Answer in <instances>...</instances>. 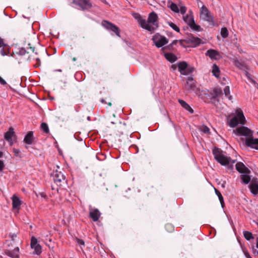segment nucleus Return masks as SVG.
I'll return each instance as SVG.
<instances>
[{
	"mask_svg": "<svg viewBox=\"0 0 258 258\" xmlns=\"http://www.w3.org/2000/svg\"><path fill=\"white\" fill-rule=\"evenodd\" d=\"M13 152L14 153V155L15 156H19V154L20 153V150H19L18 149H16L14 148L13 149Z\"/></svg>",
	"mask_w": 258,
	"mask_h": 258,
	"instance_id": "nucleus-49",
	"label": "nucleus"
},
{
	"mask_svg": "<svg viewBox=\"0 0 258 258\" xmlns=\"http://www.w3.org/2000/svg\"><path fill=\"white\" fill-rule=\"evenodd\" d=\"M155 45L158 48H160L166 44L168 42V40L159 33H156L152 37Z\"/></svg>",
	"mask_w": 258,
	"mask_h": 258,
	"instance_id": "nucleus-8",
	"label": "nucleus"
},
{
	"mask_svg": "<svg viewBox=\"0 0 258 258\" xmlns=\"http://www.w3.org/2000/svg\"><path fill=\"white\" fill-rule=\"evenodd\" d=\"M35 59L37 62L34 64V66L35 68L39 67L41 65L40 60L39 57H36Z\"/></svg>",
	"mask_w": 258,
	"mask_h": 258,
	"instance_id": "nucleus-45",
	"label": "nucleus"
},
{
	"mask_svg": "<svg viewBox=\"0 0 258 258\" xmlns=\"http://www.w3.org/2000/svg\"><path fill=\"white\" fill-rule=\"evenodd\" d=\"M177 42H178L177 40H175L173 41L170 44H172V45L173 46L174 45L176 44Z\"/></svg>",
	"mask_w": 258,
	"mask_h": 258,
	"instance_id": "nucleus-56",
	"label": "nucleus"
},
{
	"mask_svg": "<svg viewBox=\"0 0 258 258\" xmlns=\"http://www.w3.org/2000/svg\"><path fill=\"white\" fill-rule=\"evenodd\" d=\"M201 41L202 40L200 38L195 37L192 34H190L185 39V43L192 47L198 46L201 43Z\"/></svg>",
	"mask_w": 258,
	"mask_h": 258,
	"instance_id": "nucleus-10",
	"label": "nucleus"
},
{
	"mask_svg": "<svg viewBox=\"0 0 258 258\" xmlns=\"http://www.w3.org/2000/svg\"><path fill=\"white\" fill-rule=\"evenodd\" d=\"M205 54L206 56H208L211 59L218 60L221 58L219 52L217 50L213 49L208 50Z\"/></svg>",
	"mask_w": 258,
	"mask_h": 258,
	"instance_id": "nucleus-13",
	"label": "nucleus"
},
{
	"mask_svg": "<svg viewBox=\"0 0 258 258\" xmlns=\"http://www.w3.org/2000/svg\"><path fill=\"white\" fill-rule=\"evenodd\" d=\"M134 16L136 19L138 20V22L140 24V26H141V21L142 20H144V19H142L141 15L138 13H135V15H134Z\"/></svg>",
	"mask_w": 258,
	"mask_h": 258,
	"instance_id": "nucleus-41",
	"label": "nucleus"
},
{
	"mask_svg": "<svg viewBox=\"0 0 258 258\" xmlns=\"http://www.w3.org/2000/svg\"><path fill=\"white\" fill-rule=\"evenodd\" d=\"M223 153V151L219 148L215 147L213 149L215 159L222 165H228L230 163L232 165L235 163V160H232L230 157L224 155Z\"/></svg>",
	"mask_w": 258,
	"mask_h": 258,
	"instance_id": "nucleus-2",
	"label": "nucleus"
},
{
	"mask_svg": "<svg viewBox=\"0 0 258 258\" xmlns=\"http://www.w3.org/2000/svg\"><path fill=\"white\" fill-rule=\"evenodd\" d=\"M190 15H186L183 16L184 21L194 30L196 31H202L203 29L200 25L195 23L192 13L189 11Z\"/></svg>",
	"mask_w": 258,
	"mask_h": 258,
	"instance_id": "nucleus-5",
	"label": "nucleus"
},
{
	"mask_svg": "<svg viewBox=\"0 0 258 258\" xmlns=\"http://www.w3.org/2000/svg\"><path fill=\"white\" fill-rule=\"evenodd\" d=\"M168 25L175 31H176L177 32H179L180 29L174 23L171 22H168Z\"/></svg>",
	"mask_w": 258,
	"mask_h": 258,
	"instance_id": "nucleus-36",
	"label": "nucleus"
},
{
	"mask_svg": "<svg viewBox=\"0 0 258 258\" xmlns=\"http://www.w3.org/2000/svg\"><path fill=\"white\" fill-rule=\"evenodd\" d=\"M72 4L79 6L83 11L90 9L92 6L89 0H73Z\"/></svg>",
	"mask_w": 258,
	"mask_h": 258,
	"instance_id": "nucleus-12",
	"label": "nucleus"
},
{
	"mask_svg": "<svg viewBox=\"0 0 258 258\" xmlns=\"http://www.w3.org/2000/svg\"><path fill=\"white\" fill-rule=\"evenodd\" d=\"M250 191L252 194L256 195L258 194V184L256 183H251L249 185Z\"/></svg>",
	"mask_w": 258,
	"mask_h": 258,
	"instance_id": "nucleus-26",
	"label": "nucleus"
},
{
	"mask_svg": "<svg viewBox=\"0 0 258 258\" xmlns=\"http://www.w3.org/2000/svg\"><path fill=\"white\" fill-rule=\"evenodd\" d=\"M224 92L225 96L227 97L229 100L232 99V96L230 95V88L229 86H227L224 88Z\"/></svg>",
	"mask_w": 258,
	"mask_h": 258,
	"instance_id": "nucleus-34",
	"label": "nucleus"
},
{
	"mask_svg": "<svg viewBox=\"0 0 258 258\" xmlns=\"http://www.w3.org/2000/svg\"><path fill=\"white\" fill-rule=\"evenodd\" d=\"M200 17L204 21L209 22L212 26H214V18L205 5H203L201 9Z\"/></svg>",
	"mask_w": 258,
	"mask_h": 258,
	"instance_id": "nucleus-6",
	"label": "nucleus"
},
{
	"mask_svg": "<svg viewBox=\"0 0 258 258\" xmlns=\"http://www.w3.org/2000/svg\"><path fill=\"white\" fill-rule=\"evenodd\" d=\"M233 64L242 71H246L248 70L247 66L242 61H239L237 57L232 58Z\"/></svg>",
	"mask_w": 258,
	"mask_h": 258,
	"instance_id": "nucleus-15",
	"label": "nucleus"
},
{
	"mask_svg": "<svg viewBox=\"0 0 258 258\" xmlns=\"http://www.w3.org/2000/svg\"><path fill=\"white\" fill-rule=\"evenodd\" d=\"M28 60L29 61H31V59H30V56H28Z\"/></svg>",
	"mask_w": 258,
	"mask_h": 258,
	"instance_id": "nucleus-63",
	"label": "nucleus"
},
{
	"mask_svg": "<svg viewBox=\"0 0 258 258\" xmlns=\"http://www.w3.org/2000/svg\"><path fill=\"white\" fill-rule=\"evenodd\" d=\"M34 141L33 133L29 131L25 136L24 142L28 145H31Z\"/></svg>",
	"mask_w": 258,
	"mask_h": 258,
	"instance_id": "nucleus-21",
	"label": "nucleus"
},
{
	"mask_svg": "<svg viewBox=\"0 0 258 258\" xmlns=\"http://www.w3.org/2000/svg\"><path fill=\"white\" fill-rule=\"evenodd\" d=\"M241 179L245 184L248 183L250 181V177L248 175H241Z\"/></svg>",
	"mask_w": 258,
	"mask_h": 258,
	"instance_id": "nucleus-33",
	"label": "nucleus"
},
{
	"mask_svg": "<svg viewBox=\"0 0 258 258\" xmlns=\"http://www.w3.org/2000/svg\"><path fill=\"white\" fill-rule=\"evenodd\" d=\"M28 45L30 46L29 47L27 48V50H26L25 48H23V47L20 48L19 51V54L21 55H24L26 53L28 54L30 52H32V53H34L35 55H38V52H37V51L34 52L35 47L31 46L30 44H29Z\"/></svg>",
	"mask_w": 258,
	"mask_h": 258,
	"instance_id": "nucleus-18",
	"label": "nucleus"
},
{
	"mask_svg": "<svg viewBox=\"0 0 258 258\" xmlns=\"http://www.w3.org/2000/svg\"><path fill=\"white\" fill-rule=\"evenodd\" d=\"M243 235L244 238L247 240H250V239L254 238L252 234L250 232L247 231H243Z\"/></svg>",
	"mask_w": 258,
	"mask_h": 258,
	"instance_id": "nucleus-30",
	"label": "nucleus"
},
{
	"mask_svg": "<svg viewBox=\"0 0 258 258\" xmlns=\"http://www.w3.org/2000/svg\"><path fill=\"white\" fill-rule=\"evenodd\" d=\"M256 247L258 248V241H257V242H256Z\"/></svg>",
	"mask_w": 258,
	"mask_h": 258,
	"instance_id": "nucleus-64",
	"label": "nucleus"
},
{
	"mask_svg": "<svg viewBox=\"0 0 258 258\" xmlns=\"http://www.w3.org/2000/svg\"><path fill=\"white\" fill-rule=\"evenodd\" d=\"M101 102H102V103H104V102H105V100H104L103 99H102L101 100Z\"/></svg>",
	"mask_w": 258,
	"mask_h": 258,
	"instance_id": "nucleus-61",
	"label": "nucleus"
},
{
	"mask_svg": "<svg viewBox=\"0 0 258 258\" xmlns=\"http://www.w3.org/2000/svg\"><path fill=\"white\" fill-rule=\"evenodd\" d=\"M197 3H198V5L199 7L200 6V5L201 4H203L202 2L201 1H200V0H197Z\"/></svg>",
	"mask_w": 258,
	"mask_h": 258,
	"instance_id": "nucleus-58",
	"label": "nucleus"
},
{
	"mask_svg": "<svg viewBox=\"0 0 258 258\" xmlns=\"http://www.w3.org/2000/svg\"><path fill=\"white\" fill-rule=\"evenodd\" d=\"M158 17L157 14L152 12L149 15L147 21L142 20L141 21V27L151 33L156 30L158 27Z\"/></svg>",
	"mask_w": 258,
	"mask_h": 258,
	"instance_id": "nucleus-1",
	"label": "nucleus"
},
{
	"mask_svg": "<svg viewBox=\"0 0 258 258\" xmlns=\"http://www.w3.org/2000/svg\"><path fill=\"white\" fill-rule=\"evenodd\" d=\"M215 194L217 195V196L218 197L220 202L221 203V206L222 208L224 206V199L223 197L221 194V192L216 188H215Z\"/></svg>",
	"mask_w": 258,
	"mask_h": 258,
	"instance_id": "nucleus-28",
	"label": "nucleus"
},
{
	"mask_svg": "<svg viewBox=\"0 0 258 258\" xmlns=\"http://www.w3.org/2000/svg\"><path fill=\"white\" fill-rule=\"evenodd\" d=\"M7 45L5 43L4 40L0 37V48L4 47Z\"/></svg>",
	"mask_w": 258,
	"mask_h": 258,
	"instance_id": "nucleus-47",
	"label": "nucleus"
},
{
	"mask_svg": "<svg viewBox=\"0 0 258 258\" xmlns=\"http://www.w3.org/2000/svg\"><path fill=\"white\" fill-rule=\"evenodd\" d=\"M4 168V163L3 161L0 160V171H2Z\"/></svg>",
	"mask_w": 258,
	"mask_h": 258,
	"instance_id": "nucleus-50",
	"label": "nucleus"
},
{
	"mask_svg": "<svg viewBox=\"0 0 258 258\" xmlns=\"http://www.w3.org/2000/svg\"><path fill=\"white\" fill-rule=\"evenodd\" d=\"M165 229L168 232H171L174 230V226L171 224H167L165 225Z\"/></svg>",
	"mask_w": 258,
	"mask_h": 258,
	"instance_id": "nucleus-38",
	"label": "nucleus"
},
{
	"mask_svg": "<svg viewBox=\"0 0 258 258\" xmlns=\"http://www.w3.org/2000/svg\"><path fill=\"white\" fill-rule=\"evenodd\" d=\"M19 248L17 247L13 250H6L5 253L12 258H19Z\"/></svg>",
	"mask_w": 258,
	"mask_h": 258,
	"instance_id": "nucleus-20",
	"label": "nucleus"
},
{
	"mask_svg": "<svg viewBox=\"0 0 258 258\" xmlns=\"http://www.w3.org/2000/svg\"><path fill=\"white\" fill-rule=\"evenodd\" d=\"M9 236L12 238V240L13 241L14 240V238L17 237V234L13 233V234H10Z\"/></svg>",
	"mask_w": 258,
	"mask_h": 258,
	"instance_id": "nucleus-51",
	"label": "nucleus"
},
{
	"mask_svg": "<svg viewBox=\"0 0 258 258\" xmlns=\"http://www.w3.org/2000/svg\"><path fill=\"white\" fill-rule=\"evenodd\" d=\"M101 215V213L97 209L91 208L90 209L89 216L92 219L93 221H97Z\"/></svg>",
	"mask_w": 258,
	"mask_h": 258,
	"instance_id": "nucleus-16",
	"label": "nucleus"
},
{
	"mask_svg": "<svg viewBox=\"0 0 258 258\" xmlns=\"http://www.w3.org/2000/svg\"><path fill=\"white\" fill-rule=\"evenodd\" d=\"M178 102L183 108L188 111L190 113H194V110L185 101L181 99H178Z\"/></svg>",
	"mask_w": 258,
	"mask_h": 258,
	"instance_id": "nucleus-24",
	"label": "nucleus"
},
{
	"mask_svg": "<svg viewBox=\"0 0 258 258\" xmlns=\"http://www.w3.org/2000/svg\"><path fill=\"white\" fill-rule=\"evenodd\" d=\"M15 136V133L14 131V128L12 127H10L9 131L5 134V139L10 142V145L12 146V137Z\"/></svg>",
	"mask_w": 258,
	"mask_h": 258,
	"instance_id": "nucleus-19",
	"label": "nucleus"
},
{
	"mask_svg": "<svg viewBox=\"0 0 258 258\" xmlns=\"http://www.w3.org/2000/svg\"><path fill=\"white\" fill-rule=\"evenodd\" d=\"M229 32L228 31L226 27H223L221 29V36L224 38H226L228 36Z\"/></svg>",
	"mask_w": 258,
	"mask_h": 258,
	"instance_id": "nucleus-32",
	"label": "nucleus"
},
{
	"mask_svg": "<svg viewBox=\"0 0 258 258\" xmlns=\"http://www.w3.org/2000/svg\"><path fill=\"white\" fill-rule=\"evenodd\" d=\"M244 254L246 258H251L248 252H245Z\"/></svg>",
	"mask_w": 258,
	"mask_h": 258,
	"instance_id": "nucleus-55",
	"label": "nucleus"
},
{
	"mask_svg": "<svg viewBox=\"0 0 258 258\" xmlns=\"http://www.w3.org/2000/svg\"><path fill=\"white\" fill-rule=\"evenodd\" d=\"M196 83V81L192 77H188L187 79L186 84L184 86V89L188 92H196L198 90Z\"/></svg>",
	"mask_w": 258,
	"mask_h": 258,
	"instance_id": "nucleus-11",
	"label": "nucleus"
},
{
	"mask_svg": "<svg viewBox=\"0 0 258 258\" xmlns=\"http://www.w3.org/2000/svg\"><path fill=\"white\" fill-rule=\"evenodd\" d=\"M195 70V68L194 67H187V69L185 71V73H186V75L189 74H190V73H192Z\"/></svg>",
	"mask_w": 258,
	"mask_h": 258,
	"instance_id": "nucleus-44",
	"label": "nucleus"
},
{
	"mask_svg": "<svg viewBox=\"0 0 258 258\" xmlns=\"http://www.w3.org/2000/svg\"><path fill=\"white\" fill-rule=\"evenodd\" d=\"M235 166L236 170L240 173L249 174L250 172V170L242 162L237 163Z\"/></svg>",
	"mask_w": 258,
	"mask_h": 258,
	"instance_id": "nucleus-17",
	"label": "nucleus"
},
{
	"mask_svg": "<svg viewBox=\"0 0 258 258\" xmlns=\"http://www.w3.org/2000/svg\"><path fill=\"white\" fill-rule=\"evenodd\" d=\"M0 83L3 85H5L7 84L6 82L1 76H0Z\"/></svg>",
	"mask_w": 258,
	"mask_h": 258,
	"instance_id": "nucleus-52",
	"label": "nucleus"
},
{
	"mask_svg": "<svg viewBox=\"0 0 258 258\" xmlns=\"http://www.w3.org/2000/svg\"><path fill=\"white\" fill-rule=\"evenodd\" d=\"M164 56L170 62H174L177 59V56L172 53H165Z\"/></svg>",
	"mask_w": 258,
	"mask_h": 258,
	"instance_id": "nucleus-25",
	"label": "nucleus"
},
{
	"mask_svg": "<svg viewBox=\"0 0 258 258\" xmlns=\"http://www.w3.org/2000/svg\"><path fill=\"white\" fill-rule=\"evenodd\" d=\"M187 66L188 64L185 61H181L178 63V70L182 75H186L185 71Z\"/></svg>",
	"mask_w": 258,
	"mask_h": 258,
	"instance_id": "nucleus-22",
	"label": "nucleus"
},
{
	"mask_svg": "<svg viewBox=\"0 0 258 258\" xmlns=\"http://www.w3.org/2000/svg\"><path fill=\"white\" fill-rule=\"evenodd\" d=\"M213 92L214 93L212 97L214 99H216L217 97L222 95V90L220 88H215L213 90Z\"/></svg>",
	"mask_w": 258,
	"mask_h": 258,
	"instance_id": "nucleus-29",
	"label": "nucleus"
},
{
	"mask_svg": "<svg viewBox=\"0 0 258 258\" xmlns=\"http://www.w3.org/2000/svg\"><path fill=\"white\" fill-rule=\"evenodd\" d=\"M0 52H1V54L2 55H5L7 54V51L6 50H5L4 49V48H3L0 51Z\"/></svg>",
	"mask_w": 258,
	"mask_h": 258,
	"instance_id": "nucleus-53",
	"label": "nucleus"
},
{
	"mask_svg": "<svg viewBox=\"0 0 258 258\" xmlns=\"http://www.w3.org/2000/svg\"><path fill=\"white\" fill-rule=\"evenodd\" d=\"M220 71L219 68L216 64H214L212 67V73L213 75L217 78H218L220 75Z\"/></svg>",
	"mask_w": 258,
	"mask_h": 258,
	"instance_id": "nucleus-27",
	"label": "nucleus"
},
{
	"mask_svg": "<svg viewBox=\"0 0 258 258\" xmlns=\"http://www.w3.org/2000/svg\"><path fill=\"white\" fill-rule=\"evenodd\" d=\"M52 180L57 187H61L67 183L64 175L57 170L51 173Z\"/></svg>",
	"mask_w": 258,
	"mask_h": 258,
	"instance_id": "nucleus-4",
	"label": "nucleus"
},
{
	"mask_svg": "<svg viewBox=\"0 0 258 258\" xmlns=\"http://www.w3.org/2000/svg\"><path fill=\"white\" fill-rule=\"evenodd\" d=\"M170 8L172 11L175 13H178L179 12V10L177 6L174 3H172L170 5Z\"/></svg>",
	"mask_w": 258,
	"mask_h": 258,
	"instance_id": "nucleus-37",
	"label": "nucleus"
},
{
	"mask_svg": "<svg viewBox=\"0 0 258 258\" xmlns=\"http://www.w3.org/2000/svg\"><path fill=\"white\" fill-rule=\"evenodd\" d=\"M173 49V46L172 45V44H169L168 45L165 46V47H164L162 48V50L163 51H166V50H169V51H171Z\"/></svg>",
	"mask_w": 258,
	"mask_h": 258,
	"instance_id": "nucleus-43",
	"label": "nucleus"
},
{
	"mask_svg": "<svg viewBox=\"0 0 258 258\" xmlns=\"http://www.w3.org/2000/svg\"><path fill=\"white\" fill-rule=\"evenodd\" d=\"M171 68L173 69V70H175L176 69V66L175 64H172L171 66Z\"/></svg>",
	"mask_w": 258,
	"mask_h": 258,
	"instance_id": "nucleus-57",
	"label": "nucleus"
},
{
	"mask_svg": "<svg viewBox=\"0 0 258 258\" xmlns=\"http://www.w3.org/2000/svg\"><path fill=\"white\" fill-rule=\"evenodd\" d=\"M21 205V201L17 196L14 195L12 198V205L14 209H19Z\"/></svg>",
	"mask_w": 258,
	"mask_h": 258,
	"instance_id": "nucleus-23",
	"label": "nucleus"
},
{
	"mask_svg": "<svg viewBox=\"0 0 258 258\" xmlns=\"http://www.w3.org/2000/svg\"><path fill=\"white\" fill-rule=\"evenodd\" d=\"M38 244L37 243V239L34 236L31 238V247Z\"/></svg>",
	"mask_w": 258,
	"mask_h": 258,
	"instance_id": "nucleus-40",
	"label": "nucleus"
},
{
	"mask_svg": "<svg viewBox=\"0 0 258 258\" xmlns=\"http://www.w3.org/2000/svg\"><path fill=\"white\" fill-rule=\"evenodd\" d=\"M76 240L78 244L81 245H83V246L85 245V242H84V240H83L82 239H80L76 237Z\"/></svg>",
	"mask_w": 258,
	"mask_h": 258,
	"instance_id": "nucleus-46",
	"label": "nucleus"
},
{
	"mask_svg": "<svg viewBox=\"0 0 258 258\" xmlns=\"http://www.w3.org/2000/svg\"><path fill=\"white\" fill-rule=\"evenodd\" d=\"M245 72V76L247 77V78L252 82L253 83V84H256L257 86H258V84L256 83L255 81L253 80L250 77V74L247 71V70L246 71H244Z\"/></svg>",
	"mask_w": 258,
	"mask_h": 258,
	"instance_id": "nucleus-39",
	"label": "nucleus"
},
{
	"mask_svg": "<svg viewBox=\"0 0 258 258\" xmlns=\"http://www.w3.org/2000/svg\"><path fill=\"white\" fill-rule=\"evenodd\" d=\"M236 112V115L232 118L229 122L231 127H235L239 123L243 125L245 123V118L242 111L240 109H237Z\"/></svg>",
	"mask_w": 258,
	"mask_h": 258,
	"instance_id": "nucleus-3",
	"label": "nucleus"
},
{
	"mask_svg": "<svg viewBox=\"0 0 258 258\" xmlns=\"http://www.w3.org/2000/svg\"><path fill=\"white\" fill-rule=\"evenodd\" d=\"M179 41L180 45L182 46L185 47V46L183 44V42H185V39L180 40Z\"/></svg>",
	"mask_w": 258,
	"mask_h": 258,
	"instance_id": "nucleus-54",
	"label": "nucleus"
},
{
	"mask_svg": "<svg viewBox=\"0 0 258 258\" xmlns=\"http://www.w3.org/2000/svg\"><path fill=\"white\" fill-rule=\"evenodd\" d=\"M186 8L184 6H182L180 7L179 11L180 12L181 14L182 15H184L186 13Z\"/></svg>",
	"mask_w": 258,
	"mask_h": 258,
	"instance_id": "nucleus-48",
	"label": "nucleus"
},
{
	"mask_svg": "<svg viewBox=\"0 0 258 258\" xmlns=\"http://www.w3.org/2000/svg\"><path fill=\"white\" fill-rule=\"evenodd\" d=\"M41 128L45 133L48 134L49 132L48 125L45 122H42L41 124Z\"/></svg>",
	"mask_w": 258,
	"mask_h": 258,
	"instance_id": "nucleus-35",
	"label": "nucleus"
},
{
	"mask_svg": "<svg viewBox=\"0 0 258 258\" xmlns=\"http://www.w3.org/2000/svg\"><path fill=\"white\" fill-rule=\"evenodd\" d=\"M245 144L247 147L258 150V139L247 138L245 140Z\"/></svg>",
	"mask_w": 258,
	"mask_h": 258,
	"instance_id": "nucleus-14",
	"label": "nucleus"
},
{
	"mask_svg": "<svg viewBox=\"0 0 258 258\" xmlns=\"http://www.w3.org/2000/svg\"><path fill=\"white\" fill-rule=\"evenodd\" d=\"M102 25L108 30L114 32L117 36L120 37V29L114 24L108 21L103 20L102 22Z\"/></svg>",
	"mask_w": 258,
	"mask_h": 258,
	"instance_id": "nucleus-9",
	"label": "nucleus"
},
{
	"mask_svg": "<svg viewBox=\"0 0 258 258\" xmlns=\"http://www.w3.org/2000/svg\"><path fill=\"white\" fill-rule=\"evenodd\" d=\"M3 153L2 152H0V158H1L3 156Z\"/></svg>",
	"mask_w": 258,
	"mask_h": 258,
	"instance_id": "nucleus-60",
	"label": "nucleus"
},
{
	"mask_svg": "<svg viewBox=\"0 0 258 258\" xmlns=\"http://www.w3.org/2000/svg\"><path fill=\"white\" fill-rule=\"evenodd\" d=\"M72 59H73V61H76L77 59H76V57H73V58H72Z\"/></svg>",
	"mask_w": 258,
	"mask_h": 258,
	"instance_id": "nucleus-62",
	"label": "nucleus"
},
{
	"mask_svg": "<svg viewBox=\"0 0 258 258\" xmlns=\"http://www.w3.org/2000/svg\"><path fill=\"white\" fill-rule=\"evenodd\" d=\"M200 130L205 134L209 133V128L206 125H203L200 128Z\"/></svg>",
	"mask_w": 258,
	"mask_h": 258,
	"instance_id": "nucleus-42",
	"label": "nucleus"
},
{
	"mask_svg": "<svg viewBox=\"0 0 258 258\" xmlns=\"http://www.w3.org/2000/svg\"><path fill=\"white\" fill-rule=\"evenodd\" d=\"M233 133L239 136H244L247 138L252 137L253 132L247 127L242 126L233 130Z\"/></svg>",
	"mask_w": 258,
	"mask_h": 258,
	"instance_id": "nucleus-7",
	"label": "nucleus"
},
{
	"mask_svg": "<svg viewBox=\"0 0 258 258\" xmlns=\"http://www.w3.org/2000/svg\"><path fill=\"white\" fill-rule=\"evenodd\" d=\"M32 248H34V253L37 254V255H39L40 254L42 251H41V246H40V244H37L36 245H35L33 247H32Z\"/></svg>",
	"mask_w": 258,
	"mask_h": 258,
	"instance_id": "nucleus-31",
	"label": "nucleus"
},
{
	"mask_svg": "<svg viewBox=\"0 0 258 258\" xmlns=\"http://www.w3.org/2000/svg\"><path fill=\"white\" fill-rule=\"evenodd\" d=\"M51 188L53 190L56 189L57 190H58V187H56L53 185H51Z\"/></svg>",
	"mask_w": 258,
	"mask_h": 258,
	"instance_id": "nucleus-59",
	"label": "nucleus"
}]
</instances>
